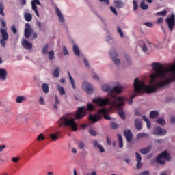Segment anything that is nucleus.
Masks as SVG:
<instances>
[{
    "label": "nucleus",
    "instance_id": "obj_54",
    "mask_svg": "<svg viewBox=\"0 0 175 175\" xmlns=\"http://www.w3.org/2000/svg\"><path fill=\"white\" fill-rule=\"evenodd\" d=\"M144 25H146L148 27H152L154 26L153 23H150V22H147V23H144Z\"/></svg>",
    "mask_w": 175,
    "mask_h": 175
},
{
    "label": "nucleus",
    "instance_id": "obj_47",
    "mask_svg": "<svg viewBox=\"0 0 175 175\" xmlns=\"http://www.w3.org/2000/svg\"><path fill=\"white\" fill-rule=\"evenodd\" d=\"M93 146L95 147V148H99L101 146V145L99 144L98 142H97L96 140L95 141H93Z\"/></svg>",
    "mask_w": 175,
    "mask_h": 175
},
{
    "label": "nucleus",
    "instance_id": "obj_53",
    "mask_svg": "<svg viewBox=\"0 0 175 175\" xmlns=\"http://www.w3.org/2000/svg\"><path fill=\"white\" fill-rule=\"evenodd\" d=\"M11 31H12V33L16 34L17 32V30L16 29V27L14 25H12V26L11 27Z\"/></svg>",
    "mask_w": 175,
    "mask_h": 175
},
{
    "label": "nucleus",
    "instance_id": "obj_9",
    "mask_svg": "<svg viewBox=\"0 0 175 175\" xmlns=\"http://www.w3.org/2000/svg\"><path fill=\"white\" fill-rule=\"evenodd\" d=\"M109 55L111 56V58L113 61V63H115L116 65H119L120 64H121V59L117 58L118 57V54L115 51V49H113L110 52H109Z\"/></svg>",
    "mask_w": 175,
    "mask_h": 175
},
{
    "label": "nucleus",
    "instance_id": "obj_8",
    "mask_svg": "<svg viewBox=\"0 0 175 175\" xmlns=\"http://www.w3.org/2000/svg\"><path fill=\"white\" fill-rule=\"evenodd\" d=\"M82 88L85 90L88 94H92L94 92V86L91 83L83 82Z\"/></svg>",
    "mask_w": 175,
    "mask_h": 175
},
{
    "label": "nucleus",
    "instance_id": "obj_17",
    "mask_svg": "<svg viewBox=\"0 0 175 175\" xmlns=\"http://www.w3.org/2000/svg\"><path fill=\"white\" fill-rule=\"evenodd\" d=\"M134 125L137 131H142L143 129L142 120L140 119H136L134 122Z\"/></svg>",
    "mask_w": 175,
    "mask_h": 175
},
{
    "label": "nucleus",
    "instance_id": "obj_33",
    "mask_svg": "<svg viewBox=\"0 0 175 175\" xmlns=\"http://www.w3.org/2000/svg\"><path fill=\"white\" fill-rule=\"evenodd\" d=\"M48 54H49V59L50 60V61H53V59H54V58H55V54H54V51L53 50H51V51H49V53H48Z\"/></svg>",
    "mask_w": 175,
    "mask_h": 175
},
{
    "label": "nucleus",
    "instance_id": "obj_40",
    "mask_svg": "<svg viewBox=\"0 0 175 175\" xmlns=\"http://www.w3.org/2000/svg\"><path fill=\"white\" fill-rule=\"evenodd\" d=\"M117 29H118V33L120 35V37L123 38L124 37V33L122 30V28L120 27H118Z\"/></svg>",
    "mask_w": 175,
    "mask_h": 175
},
{
    "label": "nucleus",
    "instance_id": "obj_43",
    "mask_svg": "<svg viewBox=\"0 0 175 175\" xmlns=\"http://www.w3.org/2000/svg\"><path fill=\"white\" fill-rule=\"evenodd\" d=\"M136 154V159L137 162H142V156L138 154L137 152L135 153Z\"/></svg>",
    "mask_w": 175,
    "mask_h": 175
},
{
    "label": "nucleus",
    "instance_id": "obj_39",
    "mask_svg": "<svg viewBox=\"0 0 175 175\" xmlns=\"http://www.w3.org/2000/svg\"><path fill=\"white\" fill-rule=\"evenodd\" d=\"M44 139H45V137L44 136L43 134L38 135V136L37 137V140H38V141H43Z\"/></svg>",
    "mask_w": 175,
    "mask_h": 175
},
{
    "label": "nucleus",
    "instance_id": "obj_19",
    "mask_svg": "<svg viewBox=\"0 0 175 175\" xmlns=\"http://www.w3.org/2000/svg\"><path fill=\"white\" fill-rule=\"evenodd\" d=\"M151 150H152V146L150 145L146 148H144L140 149L139 152L142 154L146 155V154H148L150 152V151H151Z\"/></svg>",
    "mask_w": 175,
    "mask_h": 175
},
{
    "label": "nucleus",
    "instance_id": "obj_37",
    "mask_svg": "<svg viewBox=\"0 0 175 175\" xmlns=\"http://www.w3.org/2000/svg\"><path fill=\"white\" fill-rule=\"evenodd\" d=\"M47 49H48V44H46L44 46V47H42V54H46L47 53Z\"/></svg>",
    "mask_w": 175,
    "mask_h": 175
},
{
    "label": "nucleus",
    "instance_id": "obj_38",
    "mask_svg": "<svg viewBox=\"0 0 175 175\" xmlns=\"http://www.w3.org/2000/svg\"><path fill=\"white\" fill-rule=\"evenodd\" d=\"M133 10H137L139 8V5L137 2L135 1V0H133Z\"/></svg>",
    "mask_w": 175,
    "mask_h": 175
},
{
    "label": "nucleus",
    "instance_id": "obj_46",
    "mask_svg": "<svg viewBox=\"0 0 175 175\" xmlns=\"http://www.w3.org/2000/svg\"><path fill=\"white\" fill-rule=\"evenodd\" d=\"M83 63H85L87 68L90 69V62H88V61L86 58H83Z\"/></svg>",
    "mask_w": 175,
    "mask_h": 175
},
{
    "label": "nucleus",
    "instance_id": "obj_45",
    "mask_svg": "<svg viewBox=\"0 0 175 175\" xmlns=\"http://www.w3.org/2000/svg\"><path fill=\"white\" fill-rule=\"evenodd\" d=\"M136 94H133V96H131L130 100H128V103L129 105H132L133 104V99H134L136 97Z\"/></svg>",
    "mask_w": 175,
    "mask_h": 175
},
{
    "label": "nucleus",
    "instance_id": "obj_58",
    "mask_svg": "<svg viewBox=\"0 0 175 175\" xmlns=\"http://www.w3.org/2000/svg\"><path fill=\"white\" fill-rule=\"evenodd\" d=\"M19 160V157H13L12 159V162L14 163H18Z\"/></svg>",
    "mask_w": 175,
    "mask_h": 175
},
{
    "label": "nucleus",
    "instance_id": "obj_4",
    "mask_svg": "<svg viewBox=\"0 0 175 175\" xmlns=\"http://www.w3.org/2000/svg\"><path fill=\"white\" fill-rule=\"evenodd\" d=\"M94 106L91 103L88 104L87 108L85 106L79 107L75 114V119L82 120L86 116L87 110L92 111V110H94Z\"/></svg>",
    "mask_w": 175,
    "mask_h": 175
},
{
    "label": "nucleus",
    "instance_id": "obj_57",
    "mask_svg": "<svg viewBox=\"0 0 175 175\" xmlns=\"http://www.w3.org/2000/svg\"><path fill=\"white\" fill-rule=\"evenodd\" d=\"M62 51H63V53H64L65 55H68V51L67 48L66 46L62 48Z\"/></svg>",
    "mask_w": 175,
    "mask_h": 175
},
{
    "label": "nucleus",
    "instance_id": "obj_15",
    "mask_svg": "<svg viewBox=\"0 0 175 175\" xmlns=\"http://www.w3.org/2000/svg\"><path fill=\"white\" fill-rule=\"evenodd\" d=\"M22 46L24 47L26 50L32 49L33 44L28 42L26 39H24L21 42Z\"/></svg>",
    "mask_w": 175,
    "mask_h": 175
},
{
    "label": "nucleus",
    "instance_id": "obj_36",
    "mask_svg": "<svg viewBox=\"0 0 175 175\" xmlns=\"http://www.w3.org/2000/svg\"><path fill=\"white\" fill-rule=\"evenodd\" d=\"M157 14L158 16H165L167 15V11L166 10H163V11H160V12H158L157 13Z\"/></svg>",
    "mask_w": 175,
    "mask_h": 175
},
{
    "label": "nucleus",
    "instance_id": "obj_41",
    "mask_svg": "<svg viewBox=\"0 0 175 175\" xmlns=\"http://www.w3.org/2000/svg\"><path fill=\"white\" fill-rule=\"evenodd\" d=\"M78 148H81V150H83L85 148V144L83 142H80L78 144Z\"/></svg>",
    "mask_w": 175,
    "mask_h": 175
},
{
    "label": "nucleus",
    "instance_id": "obj_16",
    "mask_svg": "<svg viewBox=\"0 0 175 175\" xmlns=\"http://www.w3.org/2000/svg\"><path fill=\"white\" fill-rule=\"evenodd\" d=\"M124 135L126 137V139L128 142H131L133 139V133H131V130H126L124 131Z\"/></svg>",
    "mask_w": 175,
    "mask_h": 175
},
{
    "label": "nucleus",
    "instance_id": "obj_44",
    "mask_svg": "<svg viewBox=\"0 0 175 175\" xmlns=\"http://www.w3.org/2000/svg\"><path fill=\"white\" fill-rule=\"evenodd\" d=\"M89 133H90L92 136H93V137H95V136H96V135H97V133H96L94 130H93V129H90V130L89 131Z\"/></svg>",
    "mask_w": 175,
    "mask_h": 175
},
{
    "label": "nucleus",
    "instance_id": "obj_14",
    "mask_svg": "<svg viewBox=\"0 0 175 175\" xmlns=\"http://www.w3.org/2000/svg\"><path fill=\"white\" fill-rule=\"evenodd\" d=\"M102 116L101 115H90L89 116V120L92 122V123H96L99 120H101Z\"/></svg>",
    "mask_w": 175,
    "mask_h": 175
},
{
    "label": "nucleus",
    "instance_id": "obj_22",
    "mask_svg": "<svg viewBox=\"0 0 175 175\" xmlns=\"http://www.w3.org/2000/svg\"><path fill=\"white\" fill-rule=\"evenodd\" d=\"M113 3L118 8H122L124 6V3L123 1H120V0L114 1Z\"/></svg>",
    "mask_w": 175,
    "mask_h": 175
},
{
    "label": "nucleus",
    "instance_id": "obj_42",
    "mask_svg": "<svg viewBox=\"0 0 175 175\" xmlns=\"http://www.w3.org/2000/svg\"><path fill=\"white\" fill-rule=\"evenodd\" d=\"M110 10L113 14H115L116 16H118V12L114 7L110 6Z\"/></svg>",
    "mask_w": 175,
    "mask_h": 175
},
{
    "label": "nucleus",
    "instance_id": "obj_35",
    "mask_svg": "<svg viewBox=\"0 0 175 175\" xmlns=\"http://www.w3.org/2000/svg\"><path fill=\"white\" fill-rule=\"evenodd\" d=\"M3 10H4V5L2 2H0V15L4 16L5 14L3 12Z\"/></svg>",
    "mask_w": 175,
    "mask_h": 175
},
{
    "label": "nucleus",
    "instance_id": "obj_56",
    "mask_svg": "<svg viewBox=\"0 0 175 175\" xmlns=\"http://www.w3.org/2000/svg\"><path fill=\"white\" fill-rule=\"evenodd\" d=\"M31 4H33V5H40V0H33L31 1Z\"/></svg>",
    "mask_w": 175,
    "mask_h": 175
},
{
    "label": "nucleus",
    "instance_id": "obj_51",
    "mask_svg": "<svg viewBox=\"0 0 175 175\" xmlns=\"http://www.w3.org/2000/svg\"><path fill=\"white\" fill-rule=\"evenodd\" d=\"M111 128L112 129H118V124H116L115 122H111Z\"/></svg>",
    "mask_w": 175,
    "mask_h": 175
},
{
    "label": "nucleus",
    "instance_id": "obj_52",
    "mask_svg": "<svg viewBox=\"0 0 175 175\" xmlns=\"http://www.w3.org/2000/svg\"><path fill=\"white\" fill-rule=\"evenodd\" d=\"M39 103H40V105H45L44 99L43 98V97H40L39 98Z\"/></svg>",
    "mask_w": 175,
    "mask_h": 175
},
{
    "label": "nucleus",
    "instance_id": "obj_20",
    "mask_svg": "<svg viewBox=\"0 0 175 175\" xmlns=\"http://www.w3.org/2000/svg\"><path fill=\"white\" fill-rule=\"evenodd\" d=\"M118 146L119 148H122L124 146L123 144V139L121 134H118Z\"/></svg>",
    "mask_w": 175,
    "mask_h": 175
},
{
    "label": "nucleus",
    "instance_id": "obj_59",
    "mask_svg": "<svg viewBox=\"0 0 175 175\" xmlns=\"http://www.w3.org/2000/svg\"><path fill=\"white\" fill-rule=\"evenodd\" d=\"M55 104L59 105L61 103L60 100L58 98L57 96H55Z\"/></svg>",
    "mask_w": 175,
    "mask_h": 175
},
{
    "label": "nucleus",
    "instance_id": "obj_10",
    "mask_svg": "<svg viewBox=\"0 0 175 175\" xmlns=\"http://www.w3.org/2000/svg\"><path fill=\"white\" fill-rule=\"evenodd\" d=\"M25 27V36L27 38H29L33 34V29H32L29 23H26Z\"/></svg>",
    "mask_w": 175,
    "mask_h": 175
},
{
    "label": "nucleus",
    "instance_id": "obj_12",
    "mask_svg": "<svg viewBox=\"0 0 175 175\" xmlns=\"http://www.w3.org/2000/svg\"><path fill=\"white\" fill-rule=\"evenodd\" d=\"M98 113H100V114H102L103 116L104 119L107 120L108 121H110V120H112V118L110 117L107 114V109L102 108L100 110H98Z\"/></svg>",
    "mask_w": 175,
    "mask_h": 175
},
{
    "label": "nucleus",
    "instance_id": "obj_7",
    "mask_svg": "<svg viewBox=\"0 0 175 175\" xmlns=\"http://www.w3.org/2000/svg\"><path fill=\"white\" fill-rule=\"evenodd\" d=\"M0 33L1 34V38L0 39V45L1 47H5V42L9 39V34H8L5 29H0Z\"/></svg>",
    "mask_w": 175,
    "mask_h": 175
},
{
    "label": "nucleus",
    "instance_id": "obj_50",
    "mask_svg": "<svg viewBox=\"0 0 175 175\" xmlns=\"http://www.w3.org/2000/svg\"><path fill=\"white\" fill-rule=\"evenodd\" d=\"M142 51L144 53H147L148 52V47L146 46L145 43H143Z\"/></svg>",
    "mask_w": 175,
    "mask_h": 175
},
{
    "label": "nucleus",
    "instance_id": "obj_27",
    "mask_svg": "<svg viewBox=\"0 0 175 175\" xmlns=\"http://www.w3.org/2000/svg\"><path fill=\"white\" fill-rule=\"evenodd\" d=\"M159 116V112L156 111H152L150 113V118L151 119H154Z\"/></svg>",
    "mask_w": 175,
    "mask_h": 175
},
{
    "label": "nucleus",
    "instance_id": "obj_34",
    "mask_svg": "<svg viewBox=\"0 0 175 175\" xmlns=\"http://www.w3.org/2000/svg\"><path fill=\"white\" fill-rule=\"evenodd\" d=\"M25 21L30 22L32 20V15L30 13H26L25 14Z\"/></svg>",
    "mask_w": 175,
    "mask_h": 175
},
{
    "label": "nucleus",
    "instance_id": "obj_29",
    "mask_svg": "<svg viewBox=\"0 0 175 175\" xmlns=\"http://www.w3.org/2000/svg\"><path fill=\"white\" fill-rule=\"evenodd\" d=\"M157 122L161 126H164L166 124L165 120L163 118H157Z\"/></svg>",
    "mask_w": 175,
    "mask_h": 175
},
{
    "label": "nucleus",
    "instance_id": "obj_49",
    "mask_svg": "<svg viewBox=\"0 0 175 175\" xmlns=\"http://www.w3.org/2000/svg\"><path fill=\"white\" fill-rule=\"evenodd\" d=\"M146 135V134H145V133H139L137 135V139H142V138L145 137Z\"/></svg>",
    "mask_w": 175,
    "mask_h": 175
},
{
    "label": "nucleus",
    "instance_id": "obj_24",
    "mask_svg": "<svg viewBox=\"0 0 175 175\" xmlns=\"http://www.w3.org/2000/svg\"><path fill=\"white\" fill-rule=\"evenodd\" d=\"M57 90L59 92V94L61 96H63V95L66 94L65 90H64V88L62 86H60L59 85H57Z\"/></svg>",
    "mask_w": 175,
    "mask_h": 175
},
{
    "label": "nucleus",
    "instance_id": "obj_5",
    "mask_svg": "<svg viewBox=\"0 0 175 175\" xmlns=\"http://www.w3.org/2000/svg\"><path fill=\"white\" fill-rule=\"evenodd\" d=\"M172 157H170V154L167 151H164L158 155L157 158V163L160 165H165V160L170 161Z\"/></svg>",
    "mask_w": 175,
    "mask_h": 175
},
{
    "label": "nucleus",
    "instance_id": "obj_13",
    "mask_svg": "<svg viewBox=\"0 0 175 175\" xmlns=\"http://www.w3.org/2000/svg\"><path fill=\"white\" fill-rule=\"evenodd\" d=\"M7 75V70L3 68H0V81H5Z\"/></svg>",
    "mask_w": 175,
    "mask_h": 175
},
{
    "label": "nucleus",
    "instance_id": "obj_28",
    "mask_svg": "<svg viewBox=\"0 0 175 175\" xmlns=\"http://www.w3.org/2000/svg\"><path fill=\"white\" fill-rule=\"evenodd\" d=\"M73 51H74L75 55H77V56L80 55V49L78 48V46L76 44H74Z\"/></svg>",
    "mask_w": 175,
    "mask_h": 175
},
{
    "label": "nucleus",
    "instance_id": "obj_64",
    "mask_svg": "<svg viewBox=\"0 0 175 175\" xmlns=\"http://www.w3.org/2000/svg\"><path fill=\"white\" fill-rule=\"evenodd\" d=\"M170 122L171 123H175V117H172L170 118Z\"/></svg>",
    "mask_w": 175,
    "mask_h": 175
},
{
    "label": "nucleus",
    "instance_id": "obj_21",
    "mask_svg": "<svg viewBox=\"0 0 175 175\" xmlns=\"http://www.w3.org/2000/svg\"><path fill=\"white\" fill-rule=\"evenodd\" d=\"M68 78H69V80H70L71 85H72V88L75 90V88H76L75 81L74 79L72 78L70 72H68Z\"/></svg>",
    "mask_w": 175,
    "mask_h": 175
},
{
    "label": "nucleus",
    "instance_id": "obj_6",
    "mask_svg": "<svg viewBox=\"0 0 175 175\" xmlns=\"http://www.w3.org/2000/svg\"><path fill=\"white\" fill-rule=\"evenodd\" d=\"M165 23H167L170 31H172L175 27V14L172 13L170 16L165 19Z\"/></svg>",
    "mask_w": 175,
    "mask_h": 175
},
{
    "label": "nucleus",
    "instance_id": "obj_31",
    "mask_svg": "<svg viewBox=\"0 0 175 175\" xmlns=\"http://www.w3.org/2000/svg\"><path fill=\"white\" fill-rule=\"evenodd\" d=\"M140 8L142 10H146L148 8V6L145 4V0H142L140 3Z\"/></svg>",
    "mask_w": 175,
    "mask_h": 175
},
{
    "label": "nucleus",
    "instance_id": "obj_25",
    "mask_svg": "<svg viewBox=\"0 0 175 175\" xmlns=\"http://www.w3.org/2000/svg\"><path fill=\"white\" fill-rule=\"evenodd\" d=\"M59 72H60V68L59 67H56L55 70H53V77L55 78H59Z\"/></svg>",
    "mask_w": 175,
    "mask_h": 175
},
{
    "label": "nucleus",
    "instance_id": "obj_3",
    "mask_svg": "<svg viewBox=\"0 0 175 175\" xmlns=\"http://www.w3.org/2000/svg\"><path fill=\"white\" fill-rule=\"evenodd\" d=\"M59 124L63 127L68 128L72 131H76L78 129L75 119L72 118L71 115L69 114L63 115L59 118Z\"/></svg>",
    "mask_w": 175,
    "mask_h": 175
},
{
    "label": "nucleus",
    "instance_id": "obj_23",
    "mask_svg": "<svg viewBox=\"0 0 175 175\" xmlns=\"http://www.w3.org/2000/svg\"><path fill=\"white\" fill-rule=\"evenodd\" d=\"M60 134V131H57V133L55 134H50L49 137L51 140L56 141L58 139V135Z\"/></svg>",
    "mask_w": 175,
    "mask_h": 175
},
{
    "label": "nucleus",
    "instance_id": "obj_63",
    "mask_svg": "<svg viewBox=\"0 0 175 175\" xmlns=\"http://www.w3.org/2000/svg\"><path fill=\"white\" fill-rule=\"evenodd\" d=\"M149 174H150L149 172L145 171L141 173L139 175H149Z\"/></svg>",
    "mask_w": 175,
    "mask_h": 175
},
{
    "label": "nucleus",
    "instance_id": "obj_62",
    "mask_svg": "<svg viewBox=\"0 0 175 175\" xmlns=\"http://www.w3.org/2000/svg\"><path fill=\"white\" fill-rule=\"evenodd\" d=\"M98 148H99L100 152L101 153L105 152V149H104V148H103L102 146H99Z\"/></svg>",
    "mask_w": 175,
    "mask_h": 175
},
{
    "label": "nucleus",
    "instance_id": "obj_61",
    "mask_svg": "<svg viewBox=\"0 0 175 175\" xmlns=\"http://www.w3.org/2000/svg\"><path fill=\"white\" fill-rule=\"evenodd\" d=\"M142 167V161L137 162V165H136V167H137V169H139V168H141Z\"/></svg>",
    "mask_w": 175,
    "mask_h": 175
},
{
    "label": "nucleus",
    "instance_id": "obj_55",
    "mask_svg": "<svg viewBox=\"0 0 175 175\" xmlns=\"http://www.w3.org/2000/svg\"><path fill=\"white\" fill-rule=\"evenodd\" d=\"M146 42L148 43L149 47L152 49L154 46H155V44L150 42L149 40H146Z\"/></svg>",
    "mask_w": 175,
    "mask_h": 175
},
{
    "label": "nucleus",
    "instance_id": "obj_1",
    "mask_svg": "<svg viewBox=\"0 0 175 175\" xmlns=\"http://www.w3.org/2000/svg\"><path fill=\"white\" fill-rule=\"evenodd\" d=\"M152 66L154 73L150 75V81H149V83L150 85H146L144 81H139V79L137 77L135 79H134L133 82L134 92H137V94H139L142 92L146 93L156 92L159 88H163L172 82L170 79H167L165 81L160 82H158V79L159 77H165L168 72L175 74V61L174 65L170 67L169 69H166L165 67H163V64L158 62L152 63Z\"/></svg>",
    "mask_w": 175,
    "mask_h": 175
},
{
    "label": "nucleus",
    "instance_id": "obj_32",
    "mask_svg": "<svg viewBox=\"0 0 175 175\" xmlns=\"http://www.w3.org/2000/svg\"><path fill=\"white\" fill-rule=\"evenodd\" d=\"M42 92H44L45 94H47L49 92V86L47 84L44 83L42 85Z\"/></svg>",
    "mask_w": 175,
    "mask_h": 175
},
{
    "label": "nucleus",
    "instance_id": "obj_26",
    "mask_svg": "<svg viewBox=\"0 0 175 175\" xmlns=\"http://www.w3.org/2000/svg\"><path fill=\"white\" fill-rule=\"evenodd\" d=\"M118 113V115L120 116V117L121 118L122 120H125L126 119L125 113H124V111L122 108H120Z\"/></svg>",
    "mask_w": 175,
    "mask_h": 175
},
{
    "label": "nucleus",
    "instance_id": "obj_2",
    "mask_svg": "<svg viewBox=\"0 0 175 175\" xmlns=\"http://www.w3.org/2000/svg\"><path fill=\"white\" fill-rule=\"evenodd\" d=\"M123 88L120 86H115L112 89L107 85H103L102 86V90L104 92H108L109 96L111 98V100L109 98H97L92 100L93 103H96L100 107H103L107 105H110L113 107H119L124 105L126 97L119 96L117 97L116 94H118L122 92Z\"/></svg>",
    "mask_w": 175,
    "mask_h": 175
},
{
    "label": "nucleus",
    "instance_id": "obj_18",
    "mask_svg": "<svg viewBox=\"0 0 175 175\" xmlns=\"http://www.w3.org/2000/svg\"><path fill=\"white\" fill-rule=\"evenodd\" d=\"M55 11H56V14H57V16H58L59 18V21L60 23H64L65 22V19L62 14V12L60 11V9L58 8L57 7L55 8Z\"/></svg>",
    "mask_w": 175,
    "mask_h": 175
},
{
    "label": "nucleus",
    "instance_id": "obj_30",
    "mask_svg": "<svg viewBox=\"0 0 175 175\" xmlns=\"http://www.w3.org/2000/svg\"><path fill=\"white\" fill-rule=\"evenodd\" d=\"M25 100L26 98L24 96H18L16 99V102L18 103H21L22 102H24V100Z\"/></svg>",
    "mask_w": 175,
    "mask_h": 175
},
{
    "label": "nucleus",
    "instance_id": "obj_60",
    "mask_svg": "<svg viewBox=\"0 0 175 175\" xmlns=\"http://www.w3.org/2000/svg\"><path fill=\"white\" fill-rule=\"evenodd\" d=\"M1 25L3 27H6V23L5 22L4 19H1Z\"/></svg>",
    "mask_w": 175,
    "mask_h": 175
},
{
    "label": "nucleus",
    "instance_id": "obj_11",
    "mask_svg": "<svg viewBox=\"0 0 175 175\" xmlns=\"http://www.w3.org/2000/svg\"><path fill=\"white\" fill-rule=\"evenodd\" d=\"M167 133V131L165 129H162L160 126H157L154 129L153 134L158 135L159 136L165 135Z\"/></svg>",
    "mask_w": 175,
    "mask_h": 175
},
{
    "label": "nucleus",
    "instance_id": "obj_48",
    "mask_svg": "<svg viewBox=\"0 0 175 175\" xmlns=\"http://www.w3.org/2000/svg\"><path fill=\"white\" fill-rule=\"evenodd\" d=\"M37 25H38V28H39V30H40V31H43V29H42V23H41L40 21H37Z\"/></svg>",
    "mask_w": 175,
    "mask_h": 175
}]
</instances>
